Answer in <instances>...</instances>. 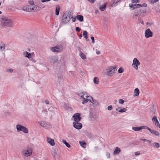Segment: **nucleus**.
<instances>
[{"label": "nucleus", "instance_id": "nucleus-1", "mask_svg": "<svg viewBox=\"0 0 160 160\" xmlns=\"http://www.w3.org/2000/svg\"><path fill=\"white\" fill-rule=\"evenodd\" d=\"M13 22L7 17L3 16L1 18V25L3 27H12Z\"/></svg>", "mask_w": 160, "mask_h": 160}, {"label": "nucleus", "instance_id": "nucleus-2", "mask_svg": "<svg viewBox=\"0 0 160 160\" xmlns=\"http://www.w3.org/2000/svg\"><path fill=\"white\" fill-rule=\"evenodd\" d=\"M71 12L69 11L67 12L62 16V23L64 24H66L69 21L71 18Z\"/></svg>", "mask_w": 160, "mask_h": 160}, {"label": "nucleus", "instance_id": "nucleus-3", "mask_svg": "<svg viewBox=\"0 0 160 160\" xmlns=\"http://www.w3.org/2000/svg\"><path fill=\"white\" fill-rule=\"evenodd\" d=\"M117 66H110L106 68V74L109 76L112 77L115 73L116 69L117 68Z\"/></svg>", "mask_w": 160, "mask_h": 160}, {"label": "nucleus", "instance_id": "nucleus-4", "mask_svg": "<svg viewBox=\"0 0 160 160\" xmlns=\"http://www.w3.org/2000/svg\"><path fill=\"white\" fill-rule=\"evenodd\" d=\"M63 46L61 45H58L53 47L50 48V50L54 52H59L63 51Z\"/></svg>", "mask_w": 160, "mask_h": 160}, {"label": "nucleus", "instance_id": "nucleus-5", "mask_svg": "<svg viewBox=\"0 0 160 160\" xmlns=\"http://www.w3.org/2000/svg\"><path fill=\"white\" fill-rule=\"evenodd\" d=\"M16 129L18 132H20L22 131L24 133H27L28 132V129L23 126L20 124H18L16 125Z\"/></svg>", "mask_w": 160, "mask_h": 160}, {"label": "nucleus", "instance_id": "nucleus-6", "mask_svg": "<svg viewBox=\"0 0 160 160\" xmlns=\"http://www.w3.org/2000/svg\"><path fill=\"white\" fill-rule=\"evenodd\" d=\"M40 125L44 128L47 129H50L52 128V124L44 121H42L39 123Z\"/></svg>", "mask_w": 160, "mask_h": 160}, {"label": "nucleus", "instance_id": "nucleus-7", "mask_svg": "<svg viewBox=\"0 0 160 160\" xmlns=\"http://www.w3.org/2000/svg\"><path fill=\"white\" fill-rule=\"evenodd\" d=\"M147 5L146 3H143L142 4H129V7L131 8V10H133L135 9V8H139L140 7H146Z\"/></svg>", "mask_w": 160, "mask_h": 160}, {"label": "nucleus", "instance_id": "nucleus-8", "mask_svg": "<svg viewBox=\"0 0 160 160\" xmlns=\"http://www.w3.org/2000/svg\"><path fill=\"white\" fill-rule=\"evenodd\" d=\"M140 63L139 60L136 58H134L132 64L133 67L136 70H137L138 69V66L140 65Z\"/></svg>", "mask_w": 160, "mask_h": 160}, {"label": "nucleus", "instance_id": "nucleus-9", "mask_svg": "<svg viewBox=\"0 0 160 160\" xmlns=\"http://www.w3.org/2000/svg\"><path fill=\"white\" fill-rule=\"evenodd\" d=\"M32 153V150L31 148H28L27 150H25L22 151V155L25 157L30 156Z\"/></svg>", "mask_w": 160, "mask_h": 160}, {"label": "nucleus", "instance_id": "nucleus-10", "mask_svg": "<svg viewBox=\"0 0 160 160\" xmlns=\"http://www.w3.org/2000/svg\"><path fill=\"white\" fill-rule=\"evenodd\" d=\"M81 114L79 113H77L75 114L73 116V118L74 119V120L75 122H78L82 118L80 117Z\"/></svg>", "mask_w": 160, "mask_h": 160}, {"label": "nucleus", "instance_id": "nucleus-11", "mask_svg": "<svg viewBox=\"0 0 160 160\" xmlns=\"http://www.w3.org/2000/svg\"><path fill=\"white\" fill-rule=\"evenodd\" d=\"M153 33L148 28L146 30L145 32V36L146 38H148L151 37Z\"/></svg>", "mask_w": 160, "mask_h": 160}, {"label": "nucleus", "instance_id": "nucleus-12", "mask_svg": "<svg viewBox=\"0 0 160 160\" xmlns=\"http://www.w3.org/2000/svg\"><path fill=\"white\" fill-rule=\"evenodd\" d=\"M147 126H142L140 127H136L132 128V129L135 131H139L142 129H146Z\"/></svg>", "mask_w": 160, "mask_h": 160}, {"label": "nucleus", "instance_id": "nucleus-13", "mask_svg": "<svg viewBox=\"0 0 160 160\" xmlns=\"http://www.w3.org/2000/svg\"><path fill=\"white\" fill-rule=\"evenodd\" d=\"M73 127L77 129H80L82 127V124L80 122H73Z\"/></svg>", "mask_w": 160, "mask_h": 160}, {"label": "nucleus", "instance_id": "nucleus-14", "mask_svg": "<svg viewBox=\"0 0 160 160\" xmlns=\"http://www.w3.org/2000/svg\"><path fill=\"white\" fill-rule=\"evenodd\" d=\"M32 6L30 5H26L23 7L22 9L26 12H31L32 11Z\"/></svg>", "mask_w": 160, "mask_h": 160}, {"label": "nucleus", "instance_id": "nucleus-15", "mask_svg": "<svg viewBox=\"0 0 160 160\" xmlns=\"http://www.w3.org/2000/svg\"><path fill=\"white\" fill-rule=\"evenodd\" d=\"M50 62L53 63L57 62L58 61V58L57 56H52L49 58Z\"/></svg>", "mask_w": 160, "mask_h": 160}, {"label": "nucleus", "instance_id": "nucleus-16", "mask_svg": "<svg viewBox=\"0 0 160 160\" xmlns=\"http://www.w3.org/2000/svg\"><path fill=\"white\" fill-rule=\"evenodd\" d=\"M152 120L153 122L154 123L155 125L156 126L160 128V124L157 119V117L156 116H155L152 118Z\"/></svg>", "mask_w": 160, "mask_h": 160}, {"label": "nucleus", "instance_id": "nucleus-17", "mask_svg": "<svg viewBox=\"0 0 160 160\" xmlns=\"http://www.w3.org/2000/svg\"><path fill=\"white\" fill-rule=\"evenodd\" d=\"M146 129L149 131L152 134H153L155 135L158 136L159 135V132L157 131L152 130L148 127H147Z\"/></svg>", "mask_w": 160, "mask_h": 160}, {"label": "nucleus", "instance_id": "nucleus-18", "mask_svg": "<svg viewBox=\"0 0 160 160\" xmlns=\"http://www.w3.org/2000/svg\"><path fill=\"white\" fill-rule=\"evenodd\" d=\"M47 141L48 142L51 146H54L55 145L54 140L49 137H47Z\"/></svg>", "mask_w": 160, "mask_h": 160}, {"label": "nucleus", "instance_id": "nucleus-19", "mask_svg": "<svg viewBox=\"0 0 160 160\" xmlns=\"http://www.w3.org/2000/svg\"><path fill=\"white\" fill-rule=\"evenodd\" d=\"M64 107V108L67 111H70L72 110V108L71 107V106L69 104H65Z\"/></svg>", "mask_w": 160, "mask_h": 160}, {"label": "nucleus", "instance_id": "nucleus-20", "mask_svg": "<svg viewBox=\"0 0 160 160\" xmlns=\"http://www.w3.org/2000/svg\"><path fill=\"white\" fill-rule=\"evenodd\" d=\"M23 55L25 57L29 59L31 57V54L30 53L28 52H27L25 51L23 52Z\"/></svg>", "mask_w": 160, "mask_h": 160}, {"label": "nucleus", "instance_id": "nucleus-21", "mask_svg": "<svg viewBox=\"0 0 160 160\" xmlns=\"http://www.w3.org/2000/svg\"><path fill=\"white\" fill-rule=\"evenodd\" d=\"M150 146L156 148H158L160 147V145L158 142H154L151 144Z\"/></svg>", "mask_w": 160, "mask_h": 160}, {"label": "nucleus", "instance_id": "nucleus-22", "mask_svg": "<svg viewBox=\"0 0 160 160\" xmlns=\"http://www.w3.org/2000/svg\"><path fill=\"white\" fill-rule=\"evenodd\" d=\"M60 9V7L59 5H57L55 9V14L56 15L58 16L59 15Z\"/></svg>", "mask_w": 160, "mask_h": 160}, {"label": "nucleus", "instance_id": "nucleus-23", "mask_svg": "<svg viewBox=\"0 0 160 160\" xmlns=\"http://www.w3.org/2000/svg\"><path fill=\"white\" fill-rule=\"evenodd\" d=\"M121 151L120 149L116 147L115 150L114 151L113 154L114 155H116L118 154Z\"/></svg>", "mask_w": 160, "mask_h": 160}, {"label": "nucleus", "instance_id": "nucleus-24", "mask_svg": "<svg viewBox=\"0 0 160 160\" xmlns=\"http://www.w3.org/2000/svg\"><path fill=\"white\" fill-rule=\"evenodd\" d=\"M90 98H91V99L89 100V101L91 102L96 105L98 104V102H97L96 100L95 99H93L92 97H91Z\"/></svg>", "mask_w": 160, "mask_h": 160}, {"label": "nucleus", "instance_id": "nucleus-25", "mask_svg": "<svg viewBox=\"0 0 160 160\" xmlns=\"http://www.w3.org/2000/svg\"><path fill=\"white\" fill-rule=\"evenodd\" d=\"M77 19L80 22H82L83 20V17L82 16L78 15L77 16Z\"/></svg>", "mask_w": 160, "mask_h": 160}, {"label": "nucleus", "instance_id": "nucleus-26", "mask_svg": "<svg viewBox=\"0 0 160 160\" xmlns=\"http://www.w3.org/2000/svg\"><path fill=\"white\" fill-rule=\"evenodd\" d=\"M79 144L81 146L84 148L86 147V143L85 141H79Z\"/></svg>", "mask_w": 160, "mask_h": 160}, {"label": "nucleus", "instance_id": "nucleus-27", "mask_svg": "<svg viewBox=\"0 0 160 160\" xmlns=\"http://www.w3.org/2000/svg\"><path fill=\"white\" fill-rule=\"evenodd\" d=\"M5 49V44L2 42H0V51Z\"/></svg>", "mask_w": 160, "mask_h": 160}, {"label": "nucleus", "instance_id": "nucleus-28", "mask_svg": "<svg viewBox=\"0 0 160 160\" xmlns=\"http://www.w3.org/2000/svg\"><path fill=\"white\" fill-rule=\"evenodd\" d=\"M134 96H138L139 93V91L138 88H136L134 89Z\"/></svg>", "mask_w": 160, "mask_h": 160}, {"label": "nucleus", "instance_id": "nucleus-29", "mask_svg": "<svg viewBox=\"0 0 160 160\" xmlns=\"http://www.w3.org/2000/svg\"><path fill=\"white\" fill-rule=\"evenodd\" d=\"M106 4L105 3L102 6L100 5L99 7V8L101 11H103L106 8Z\"/></svg>", "mask_w": 160, "mask_h": 160}, {"label": "nucleus", "instance_id": "nucleus-30", "mask_svg": "<svg viewBox=\"0 0 160 160\" xmlns=\"http://www.w3.org/2000/svg\"><path fill=\"white\" fill-rule=\"evenodd\" d=\"M32 10L38 11L40 10V8L37 5L32 7Z\"/></svg>", "mask_w": 160, "mask_h": 160}, {"label": "nucleus", "instance_id": "nucleus-31", "mask_svg": "<svg viewBox=\"0 0 160 160\" xmlns=\"http://www.w3.org/2000/svg\"><path fill=\"white\" fill-rule=\"evenodd\" d=\"M88 32L87 31H84L83 32V36L85 38V39L87 41H88Z\"/></svg>", "mask_w": 160, "mask_h": 160}, {"label": "nucleus", "instance_id": "nucleus-32", "mask_svg": "<svg viewBox=\"0 0 160 160\" xmlns=\"http://www.w3.org/2000/svg\"><path fill=\"white\" fill-rule=\"evenodd\" d=\"M86 94V92H83L79 93L78 95L80 96L82 98L84 99V96Z\"/></svg>", "mask_w": 160, "mask_h": 160}, {"label": "nucleus", "instance_id": "nucleus-33", "mask_svg": "<svg viewBox=\"0 0 160 160\" xmlns=\"http://www.w3.org/2000/svg\"><path fill=\"white\" fill-rule=\"evenodd\" d=\"M62 142L68 148H70V146H71L65 140H62Z\"/></svg>", "mask_w": 160, "mask_h": 160}, {"label": "nucleus", "instance_id": "nucleus-34", "mask_svg": "<svg viewBox=\"0 0 160 160\" xmlns=\"http://www.w3.org/2000/svg\"><path fill=\"white\" fill-rule=\"evenodd\" d=\"M93 82L95 83L98 84L99 83L98 78L96 77H95L94 78Z\"/></svg>", "mask_w": 160, "mask_h": 160}, {"label": "nucleus", "instance_id": "nucleus-35", "mask_svg": "<svg viewBox=\"0 0 160 160\" xmlns=\"http://www.w3.org/2000/svg\"><path fill=\"white\" fill-rule=\"evenodd\" d=\"M80 56L83 60L85 59L86 58L85 55L82 52H81L80 53Z\"/></svg>", "mask_w": 160, "mask_h": 160}, {"label": "nucleus", "instance_id": "nucleus-36", "mask_svg": "<svg viewBox=\"0 0 160 160\" xmlns=\"http://www.w3.org/2000/svg\"><path fill=\"white\" fill-rule=\"evenodd\" d=\"M54 108H55L56 109H57V108H55V107H50L48 109V110L50 112H54Z\"/></svg>", "mask_w": 160, "mask_h": 160}, {"label": "nucleus", "instance_id": "nucleus-37", "mask_svg": "<svg viewBox=\"0 0 160 160\" xmlns=\"http://www.w3.org/2000/svg\"><path fill=\"white\" fill-rule=\"evenodd\" d=\"M60 63H61L62 65H64L65 64V61L64 58H62L60 59Z\"/></svg>", "mask_w": 160, "mask_h": 160}, {"label": "nucleus", "instance_id": "nucleus-38", "mask_svg": "<svg viewBox=\"0 0 160 160\" xmlns=\"http://www.w3.org/2000/svg\"><path fill=\"white\" fill-rule=\"evenodd\" d=\"M51 152L52 155L54 156H55L57 154L56 151L55 149H52V151Z\"/></svg>", "mask_w": 160, "mask_h": 160}, {"label": "nucleus", "instance_id": "nucleus-39", "mask_svg": "<svg viewBox=\"0 0 160 160\" xmlns=\"http://www.w3.org/2000/svg\"><path fill=\"white\" fill-rule=\"evenodd\" d=\"M132 4H136V3L139 2V0H132Z\"/></svg>", "mask_w": 160, "mask_h": 160}, {"label": "nucleus", "instance_id": "nucleus-40", "mask_svg": "<svg viewBox=\"0 0 160 160\" xmlns=\"http://www.w3.org/2000/svg\"><path fill=\"white\" fill-rule=\"evenodd\" d=\"M127 110V109L125 108H123V109H121L118 111V112H125Z\"/></svg>", "mask_w": 160, "mask_h": 160}, {"label": "nucleus", "instance_id": "nucleus-41", "mask_svg": "<svg viewBox=\"0 0 160 160\" xmlns=\"http://www.w3.org/2000/svg\"><path fill=\"white\" fill-rule=\"evenodd\" d=\"M123 68L122 67H121L119 69L118 71L119 73H121L123 72Z\"/></svg>", "mask_w": 160, "mask_h": 160}, {"label": "nucleus", "instance_id": "nucleus-42", "mask_svg": "<svg viewBox=\"0 0 160 160\" xmlns=\"http://www.w3.org/2000/svg\"><path fill=\"white\" fill-rule=\"evenodd\" d=\"M84 100L82 101V103L83 104H85V103H87L88 102V101H89V99H85L84 98Z\"/></svg>", "mask_w": 160, "mask_h": 160}, {"label": "nucleus", "instance_id": "nucleus-43", "mask_svg": "<svg viewBox=\"0 0 160 160\" xmlns=\"http://www.w3.org/2000/svg\"><path fill=\"white\" fill-rule=\"evenodd\" d=\"M140 140H141V141H146V142H148L149 143H151V141L150 140H147V139H145L141 138V139H140Z\"/></svg>", "mask_w": 160, "mask_h": 160}, {"label": "nucleus", "instance_id": "nucleus-44", "mask_svg": "<svg viewBox=\"0 0 160 160\" xmlns=\"http://www.w3.org/2000/svg\"><path fill=\"white\" fill-rule=\"evenodd\" d=\"M6 71L8 72L12 73L13 72V69L11 68L8 69L6 70Z\"/></svg>", "mask_w": 160, "mask_h": 160}, {"label": "nucleus", "instance_id": "nucleus-45", "mask_svg": "<svg viewBox=\"0 0 160 160\" xmlns=\"http://www.w3.org/2000/svg\"><path fill=\"white\" fill-rule=\"evenodd\" d=\"M158 0H150V2L152 4H154L158 1Z\"/></svg>", "mask_w": 160, "mask_h": 160}, {"label": "nucleus", "instance_id": "nucleus-46", "mask_svg": "<svg viewBox=\"0 0 160 160\" xmlns=\"http://www.w3.org/2000/svg\"><path fill=\"white\" fill-rule=\"evenodd\" d=\"M112 109V105H109L108 107V110H111Z\"/></svg>", "mask_w": 160, "mask_h": 160}, {"label": "nucleus", "instance_id": "nucleus-47", "mask_svg": "<svg viewBox=\"0 0 160 160\" xmlns=\"http://www.w3.org/2000/svg\"><path fill=\"white\" fill-rule=\"evenodd\" d=\"M71 16L72 17V18H71V19H72V21L73 22H75L76 21L75 18L73 17L72 15H71Z\"/></svg>", "mask_w": 160, "mask_h": 160}, {"label": "nucleus", "instance_id": "nucleus-48", "mask_svg": "<svg viewBox=\"0 0 160 160\" xmlns=\"http://www.w3.org/2000/svg\"><path fill=\"white\" fill-rule=\"evenodd\" d=\"M124 102V101L122 99H120L119 100V103L120 104H122Z\"/></svg>", "mask_w": 160, "mask_h": 160}, {"label": "nucleus", "instance_id": "nucleus-49", "mask_svg": "<svg viewBox=\"0 0 160 160\" xmlns=\"http://www.w3.org/2000/svg\"><path fill=\"white\" fill-rule=\"evenodd\" d=\"M91 39H92V43H93L95 42L94 41V38L93 37H91Z\"/></svg>", "mask_w": 160, "mask_h": 160}, {"label": "nucleus", "instance_id": "nucleus-50", "mask_svg": "<svg viewBox=\"0 0 160 160\" xmlns=\"http://www.w3.org/2000/svg\"><path fill=\"white\" fill-rule=\"evenodd\" d=\"M106 156H107V158H110V153H109L108 152H106Z\"/></svg>", "mask_w": 160, "mask_h": 160}, {"label": "nucleus", "instance_id": "nucleus-51", "mask_svg": "<svg viewBox=\"0 0 160 160\" xmlns=\"http://www.w3.org/2000/svg\"><path fill=\"white\" fill-rule=\"evenodd\" d=\"M139 13V12L138 11H135L134 13V16L135 17H136L138 16V14Z\"/></svg>", "mask_w": 160, "mask_h": 160}, {"label": "nucleus", "instance_id": "nucleus-52", "mask_svg": "<svg viewBox=\"0 0 160 160\" xmlns=\"http://www.w3.org/2000/svg\"><path fill=\"white\" fill-rule=\"evenodd\" d=\"M29 4L31 5H33L34 4V2L33 1H29Z\"/></svg>", "mask_w": 160, "mask_h": 160}, {"label": "nucleus", "instance_id": "nucleus-53", "mask_svg": "<svg viewBox=\"0 0 160 160\" xmlns=\"http://www.w3.org/2000/svg\"><path fill=\"white\" fill-rule=\"evenodd\" d=\"M140 12L142 13H145L146 11L145 9H144L140 10Z\"/></svg>", "mask_w": 160, "mask_h": 160}, {"label": "nucleus", "instance_id": "nucleus-54", "mask_svg": "<svg viewBox=\"0 0 160 160\" xmlns=\"http://www.w3.org/2000/svg\"><path fill=\"white\" fill-rule=\"evenodd\" d=\"M75 30L78 32H79L80 30V28L79 27H77L76 28Z\"/></svg>", "mask_w": 160, "mask_h": 160}, {"label": "nucleus", "instance_id": "nucleus-55", "mask_svg": "<svg viewBox=\"0 0 160 160\" xmlns=\"http://www.w3.org/2000/svg\"><path fill=\"white\" fill-rule=\"evenodd\" d=\"M42 113H45L46 115L47 114V110H43L42 111Z\"/></svg>", "mask_w": 160, "mask_h": 160}, {"label": "nucleus", "instance_id": "nucleus-56", "mask_svg": "<svg viewBox=\"0 0 160 160\" xmlns=\"http://www.w3.org/2000/svg\"><path fill=\"white\" fill-rule=\"evenodd\" d=\"M45 103L47 104H48L49 103V102L48 100H45Z\"/></svg>", "mask_w": 160, "mask_h": 160}, {"label": "nucleus", "instance_id": "nucleus-57", "mask_svg": "<svg viewBox=\"0 0 160 160\" xmlns=\"http://www.w3.org/2000/svg\"><path fill=\"white\" fill-rule=\"evenodd\" d=\"M41 1L42 2H46L49 1H50V0H41Z\"/></svg>", "mask_w": 160, "mask_h": 160}, {"label": "nucleus", "instance_id": "nucleus-58", "mask_svg": "<svg viewBox=\"0 0 160 160\" xmlns=\"http://www.w3.org/2000/svg\"><path fill=\"white\" fill-rule=\"evenodd\" d=\"M88 1L90 2L91 3H93L94 2V0H88Z\"/></svg>", "mask_w": 160, "mask_h": 160}, {"label": "nucleus", "instance_id": "nucleus-59", "mask_svg": "<svg viewBox=\"0 0 160 160\" xmlns=\"http://www.w3.org/2000/svg\"><path fill=\"white\" fill-rule=\"evenodd\" d=\"M135 154L136 155H138L140 154V152H136Z\"/></svg>", "mask_w": 160, "mask_h": 160}, {"label": "nucleus", "instance_id": "nucleus-60", "mask_svg": "<svg viewBox=\"0 0 160 160\" xmlns=\"http://www.w3.org/2000/svg\"><path fill=\"white\" fill-rule=\"evenodd\" d=\"M100 52L99 51H97L96 52V53L98 55L100 54Z\"/></svg>", "mask_w": 160, "mask_h": 160}, {"label": "nucleus", "instance_id": "nucleus-61", "mask_svg": "<svg viewBox=\"0 0 160 160\" xmlns=\"http://www.w3.org/2000/svg\"><path fill=\"white\" fill-rule=\"evenodd\" d=\"M78 51H81V48H80L79 47H78Z\"/></svg>", "mask_w": 160, "mask_h": 160}, {"label": "nucleus", "instance_id": "nucleus-62", "mask_svg": "<svg viewBox=\"0 0 160 160\" xmlns=\"http://www.w3.org/2000/svg\"><path fill=\"white\" fill-rule=\"evenodd\" d=\"M85 96L86 97V98H88L89 97V96L88 95L87 93H86V94Z\"/></svg>", "mask_w": 160, "mask_h": 160}, {"label": "nucleus", "instance_id": "nucleus-63", "mask_svg": "<svg viewBox=\"0 0 160 160\" xmlns=\"http://www.w3.org/2000/svg\"><path fill=\"white\" fill-rule=\"evenodd\" d=\"M82 34H80L79 37L81 38L82 37Z\"/></svg>", "mask_w": 160, "mask_h": 160}, {"label": "nucleus", "instance_id": "nucleus-64", "mask_svg": "<svg viewBox=\"0 0 160 160\" xmlns=\"http://www.w3.org/2000/svg\"><path fill=\"white\" fill-rule=\"evenodd\" d=\"M98 12V10H96V11H95V13L96 14H97Z\"/></svg>", "mask_w": 160, "mask_h": 160}]
</instances>
